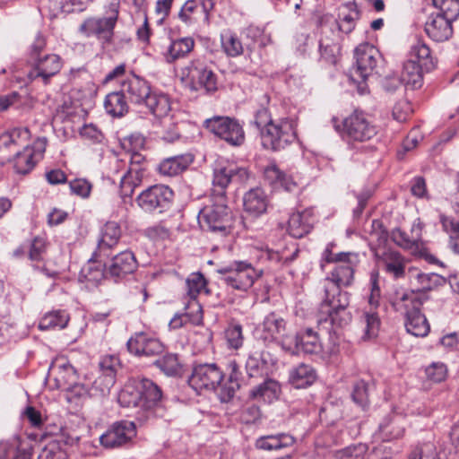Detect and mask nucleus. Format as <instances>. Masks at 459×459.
Masks as SVG:
<instances>
[{
	"instance_id": "1",
	"label": "nucleus",
	"mask_w": 459,
	"mask_h": 459,
	"mask_svg": "<svg viewBox=\"0 0 459 459\" xmlns=\"http://www.w3.org/2000/svg\"><path fill=\"white\" fill-rule=\"evenodd\" d=\"M162 397L160 388L151 379H132L118 394L123 407L134 408L135 420L143 424L154 418Z\"/></svg>"
},
{
	"instance_id": "2",
	"label": "nucleus",
	"mask_w": 459,
	"mask_h": 459,
	"mask_svg": "<svg viewBox=\"0 0 459 459\" xmlns=\"http://www.w3.org/2000/svg\"><path fill=\"white\" fill-rule=\"evenodd\" d=\"M323 288L324 298L320 304L318 323H329L340 328L348 325L352 318L349 310L351 294L333 283Z\"/></svg>"
},
{
	"instance_id": "3",
	"label": "nucleus",
	"mask_w": 459,
	"mask_h": 459,
	"mask_svg": "<svg viewBox=\"0 0 459 459\" xmlns=\"http://www.w3.org/2000/svg\"><path fill=\"white\" fill-rule=\"evenodd\" d=\"M435 67L429 46L420 39L411 44L408 59L403 64V85L407 90H416L423 84V72Z\"/></svg>"
},
{
	"instance_id": "4",
	"label": "nucleus",
	"mask_w": 459,
	"mask_h": 459,
	"mask_svg": "<svg viewBox=\"0 0 459 459\" xmlns=\"http://www.w3.org/2000/svg\"><path fill=\"white\" fill-rule=\"evenodd\" d=\"M119 15V4L112 2L104 16H92L85 19L78 31L87 38H95L102 45H110L114 38V29Z\"/></svg>"
},
{
	"instance_id": "5",
	"label": "nucleus",
	"mask_w": 459,
	"mask_h": 459,
	"mask_svg": "<svg viewBox=\"0 0 459 459\" xmlns=\"http://www.w3.org/2000/svg\"><path fill=\"white\" fill-rule=\"evenodd\" d=\"M217 273L221 275V280L227 288L247 291L262 276L263 270L255 268L247 261L236 260L230 264L219 267Z\"/></svg>"
},
{
	"instance_id": "6",
	"label": "nucleus",
	"mask_w": 459,
	"mask_h": 459,
	"mask_svg": "<svg viewBox=\"0 0 459 459\" xmlns=\"http://www.w3.org/2000/svg\"><path fill=\"white\" fill-rule=\"evenodd\" d=\"M232 218L226 198H212V204L204 206L197 216L198 223L204 230L218 232L221 235L230 233Z\"/></svg>"
},
{
	"instance_id": "7",
	"label": "nucleus",
	"mask_w": 459,
	"mask_h": 459,
	"mask_svg": "<svg viewBox=\"0 0 459 459\" xmlns=\"http://www.w3.org/2000/svg\"><path fill=\"white\" fill-rule=\"evenodd\" d=\"M355 65L351 72V79L358 83L360 94L368 92V78L374 74L380 59L377 48L369 43L359 45L354 50Z\"/></svg>"
},
{
	"instance_id": "8",
	"label": "nucleus",
	"mask_w": 459,
	"mask_h": 459,
	"mask_svg": "<svg viewBox=\"0 0 459 459\" xmlns=\"http://www.w3.org/2000/svg\"><path fill=\"white\" fill-rule=\"evenodd\" d=\"M204 126L231 146H240L245 142L243 126L235 117L214 116L205 119Z\"/></svg>"
},
{
	"instance_id": "9",
	"label": "nucleus",
	"mask_w": 459,
	"mask_h": 459,
	"mask_svg": "<svg viewBox=\"0 0 459 459\" xmlns=\"http://www.w3.org/2000/svg\"><path fill=\"white\" fill-rule=\"evenodd\" d=\"M261 143L265 150L279 152L296 140V131L292 121L282 119L274 122L261 131Z\"/></svg>"
},
{
	"instance_id": "10",
	"label": "nucleus",
	"mask_w": 459,
	"mask_h": 459,
	"mask_svg": "<svg viewBox=\"0 0 459 459\" xmlns=\"http://www.w3.org/2000/svg\"><path fill=\"white\" fill-rule=\"evenodd\" d=\"M173 198L174 192L170 187L165 185H153L139 194L136 203L146 212L161 213L170 208Z\"/></svg>"
},
{
	"instance_id": "11",
	"label": "nucleus",
	"mask_w": 459,
	"mask_h": 459,
	"mask_svg": "<svg viewBox=\"0 0 459 459\" xmlns=\"http://www.w3.org/2000/svg\"><path fill=\"white\" fill-rule=\"evenodd\" d=\"M222 379L223 374L216 364L204 363L194 366L188 384L196 392L215 390Z\"/></svg>"
},
{
	"instance_id": "12",
	"label": "nucleus",
	"mask_w": 459,
	"mask_h": 459,
	"mask_svg": "<svg viewBox=\"0 0 459 459\" xmlns=\"http://www.w3.org/2000/svg\"><path fill=\"white\" fill-rule=\"evenodd\" d=\"M30 64L28 78L31 81L41 80L44 84H48L49 79L57 74L62 68V60L56 54H44L32 59Z\"/></svg>"
},
{
	"instance_id": "13",
	"label": "nucleus",
	"mask_w": 459,
	"mask_h": 459,
	"mask_svg": "<svg viewBox=\"0 0 459 459\" xmlns=\"http://www.w3.org/2000/svg\"><path fill=\"white\" fill-rule=\"evenodd\" d=\"M136 436L134 421L121 420L115 422L100 437V442L106 448H117L127 444Z\"/></svg>"
},
{
	"instance_id": "14",
	"label": "nucleus",
	"mask_w": 459,
	"mask_h": 459,
	"mask_svg": "<svg viewBox=\"0 0 459 459\" xmlns=\"http://www.w3.org/2000/svg\"><path fill=\"white\" fill-rule=\"evenodd\" d=\"M144 160V156L137 152L130 154L129 166L120 178V192L123 196H131L134 188L142 183Z\"/></svg>"
},
{
	"instance_id": "15",
	"label": "nucleus",
	"mask_w": 459,
	"mask_h": 459,
	"mask_svg": "<svg viewBox=\"0 0 459 459\" xmlns=\"http://www.w3.org/2000/svg\"><path fill=\"white\" fill-rule=\"evenodd\" d=\"M212 0H187L178 13V18L186 24L210 23V12L213 9Z\"/></svg>"
},
{
	"instance_id": "16",
	"label": "nucleus",
	"mask_w": 459,
	"mask_h": 459,
	"mask_svg": "<svg viewBox=\"0 0 459 459\" xmlns=\"http://www.w3.org/2000/svg\"><path fill=\"white\" fill-rule=\"evenodd\" d=\"M422 230L423 224L420 219H417L411 226L410 238L403 237V251L409 252L416 257L423 258L429 264L443 266V263L431 255L421 241Z\"/></svg>"
},
{
	"instance_id": "17",
	"label": "nucleus",
	"mask_w": 459,
	"mask_h": 459,
	"mask_svg": "<svg viewBox=\"0 0 459 459\" xmlns=\"http://www.w3.org/2000/svg\"><path fill=\"white\" fill-rule=\"evenodd\" d=\"M346 134L351 140L364 142L370 140L377 134V129L364 114L354 112L343 122Z\"/></svg>"
},
{
	"instance_id": "18",
	"label": "nucleus",
	"mask_w": 459,
	"mask_h": 459,
	"mask_svg": "<svg viewBox=\"0 0 459 459\" xmlns=\"http://www.w3.org/2000/svg\"><path fill=\"white\" fill-rule=\"evenodd\" d=\"M126 346L128 351L136 356L153 357L164 351L163 344L158 339L143 332L135 333L127 341Z\"/></svg>"
},
{
	"instance_id": "19",
	"label": "nucleus",
	"mask_w": 459,
	"mask_h": 459,
	"mask_svg": "<svg viewBox=\"0 0 459 459\" xmlns=\"http://www.w3.org/2000/svg\"><path fill=\"white\" fill-rule=\"evenodd\" d=\"M29 137L27 128H14L0 135V158L3 162L11 161V156L26 143Z\"/></svg>"
},
{
	"instance_id": "20",
	"label": "nucleus",
	"mask_w": 459,
	"mask_h": 459,
	"mask_svg": "<svg viewBox=\"0 0 459 459\" xmlns=\"http://www.w3.org/2000/svg\"><path fill=\"white\" fill-rule=\"evenodd\" d=\"M453 22L454 20L441 14H430L425 22L424 30L432 40L443 42L453 35Z\"/></svg>"
},
{
	"instance_id": "21",
	"label": "nucleus",
	"mask_w": 459,
	"mask_h": 459,
	"mask_svg": "<svg viewBox=\"0 0 459 459\" xmlns=\"http://www.w3.org/2000/svg\"><path fill=\"white\" fill-rule=\"evenodd\" d=\"M188 77L192 89L197 91L204 89L206 91H213L217 89V77L215 74L205 65L195 62L189 68Z\"/></svg>"
},
{
	"instance_id": "22",
	"label": "nucleus",
	"mask_w": 459,
	"mask_h": 459,
	"mask_svg": "<svg viewBox=\"0 0 459 459\" xmlns=\"http://www.w3.org/2000/svg\"><path fill=\"white\" fill-rule=\"evenodd\" d=\"M137 268V262L131 251H123L112 258L107 268V274L114 281H118L127 274L133 273Z\"/></svg>"
},
{
	"instance_id": "23",
	"label": "nucleus",
	"mask_w": 459,
	"mask_h": 459,
	"mask_svg": "<svg viewBox=\"0 0 459 459\" xmlns=\"http://www.w3.org/2000/svg\"><path fill=\"white\" fill-rule=\"evenodd\" d=\"M121 237L119 225L115 221L107 222L102 230L101 238L98 243L96 250L93 252V259L108 257L111 255L112 248L117 246Z\"/></svg>"
},
{
	"instance_id": "24",
	"label": "nucleus",
	"mask_w": 459,
	"mask_h": 459,
	"mask_svg": "<svg viewBox=\"0 0 459 459\" xmlns=\"http://www.w3.org/2000/svg\"><path fill=\"white\" fill-rule=\"evenodd\" d=\"M121 89L129 100L137 105H143L152 91L150 83L134 74L123 82Z\"/></svg>"
},
{
	"instance_id": "25",
	"label": "nucleus",
	"mask_w": 459,
	"mask_h": 459,
	"mask_svg": "<svg viewBox=\"0 0 459 459\" xmlns=\"http://www.w3.org/2000/svg\"><path fill=\"white\" fill-rule=\"evenodd\" d=\"M412 309L406 313L405 327L408 333L416 337H424L429 332V325L425 316L420 312V300L416 298L411 300Z\"/></svg>"
},
{
	"instance_id": "26",
	"label": "nucleus",
	"mask_w": 459,
	"mask_h": 459,
	"mask_svg": "<svg viewBox=\"0 0 459 459\" xmlns=\"http://www.w3.org/2000/svg\"><path fill=\"white\" fill-rule=\"evenodd\" d=\"M228 371L227 381L221 382L220 393L221 402H229L243 385H247V381L242 377L239 366L235 360L229 362Z\"/></svg>"
},
{
	"instance_id": "27",
	"label": "nucleus",
	"mask_w": 459,
	"mask_h": 459,
	"mask_svg": "<svg viewBox=\"0 0 459 459\" xmlns=\"http://www.w3.org/2000/svg\"><path fill=\"white\" fill-rule=\"evenodd\" d=\"M314 222L312 211L304 210L294 212L288 221V232L295 238H303L311 231Z\"/></svg>"
},
{
	"instance_id": "28",
	"label": "nucleus",
	"mask_w": 459,
	"mask_h": 459,
	"mask_svg": "<svg viewBox=\"0 0 459 459\" xmlns=\"http://www.w3.org/2000/svg\"><path fill=\"white\" fill-rule=\"evenodd\" d=\"M357 265L351 264H337L328 276L324 279L323 286H330V283L340 289L351 286L354 281V273Z\"/></svg>"
},
{
	"instance_id": "29",
	"label": "nucleus",
	"mask_w": 459,
	"mask_h": 459,
	"mask_svg": "<svg viewBox=\"0 0 459 459\" xmlns=\"http://www.w3.org/2000/svg\"><path fill=\"white\" fill-rule=\"evenodd\" d=\"M245 211L255 217L264 213L268 206V198L262 188L256 187L247 192L243 198Z\"/></svg>"
},
{
	"instance_id": "30",
	"label": "nucleus",
	"mask_w": 459,
	"mask_h": 459,
	"mask_svg": "<svg viewBox=\"0 0 459 459\" xmlns=\"http://www.w3.org/2000/svg\"><path fill=\"white\" fill-rule=\"evenodd\" d=\"M193 160L190 153L169 157L159 164L158 170L161 175L174 177L186 170Z\"/></svg>"
},
{
	"instance_id": "31",
	"label": "nucleus",
	"mask_w": 459,
	"mask_h": 459,
	"mask_svg": "<svg viewBox=\"0 0 459 459\" xmlns=\"http://www.w3.org/2000/svg\"><path fill=\"white\" fill-rule=\"evenodd\" d=\"M266 369L265 353L263 351L250 353L246 361L247 385H253L255 380L263 378L266 374Z\"/></svg>"
},
{
	"instance_id": "32",
	"label": "nucleus",
	"mask_w": 459,
	"mask_h": 459,
	"mask_svg": "<svg viewBox=\"0 0 459 459\" xmlns=\"http://www.w3.org/2000/svg\"><path fill=\"white\" fill-rule=\"evenodd\" d=\"M236 168L232 166L221 167L214 169L212 188V198H226V188L233 177L236 176Z\"/></svg>"
},
{
	"instance_id": "33",
	"label": "nucleus",
	"mask_w": 459,
	"mask_h": 459,
	"mask_svg": "<svg viewBox=\"0 0 459 459\" xmlns=\"http://www.w3.org/2000/svg\"><path fill=\"white\" fill-rule=\"evenodd\" d=\"M295 346L299 351L306 354H319L323 351L317 333L311 328L299 332L295 336Z\"/></svg>"
},
{
	"instance_id": "34",
	"label": "nucleus",
	"mask_w": 459,
	"mask_h": 459,
	"mask_svg": "<svg viewBox=\"0 0 459 459\" xmlns=\"http://www.w3.org/2000/svg\"><path fill=\"white\" fill-rule=\"evenodd\" d=\"M315 368L308 364L300 363L290 371V383L296 388H306L316 379Z\"/></svg>"
},
{
	"instance_id": "35",
	"label": "nucleus",
	"mask_w": 459,
	"mask_h": 459,
	"mask_svg": "<svg viewBox=\"0 0 459 459\" xmlns=\"http://www.w3.org/2000/svg\"><path fill=\"white\" fill-rule=\"evenodd\" d=\"M280 390V385L276 380L263 377V382L255 385L249 391V397L254 400H262L266 403H271L278 397Z\"/></svg>"
},
{
	"instance_id": "36",
	"label": "nucleus",
	"mask_w": 459,
	"mask_h": 459,
	"mask_svg": "<svg viewBox=\"0 0 459 459\" xmlns=\"http://www.w3.org/2000/svg\"><path fill=\"white\" fill-rule=\"evenodd\" d=\"M319 51L321 57L327 63L336 64L341 54V44L338 36L333 31L330 35L325 34L319 41Z\"/></svg>"
},
{
	"instance_id": "37",
	"label": "nucleus",
	"mask_w": 459,
	"mask_h": 459,
	"mask_svg": "<svg viewBox=\"0 0 459 459\" xmlns=\"http://www.w3.org/2000/svg\"><path fill=\"white\" fill-rule=\"evenodd\" d=\"M264 178L275 187L281 186L288 192H291L297 187L292 177L281 170L274 163L264 169Z\"/></svg>"
},
{
	"instance_id": "38",
	"label": "nucleus",
	"mask_w": 459,
	"mask_h": 459,
	"mask_svg": "<svg viewBox=\"0 0 459 459\" xmlns=\"http://www.w3.org/2000/svg\"><path fill=\"white\" fill-rule=\"evenodd\" d=\"M22 148V151L18 150L11 156V161L16 173L25 175L34 168L36 161L33 159L34 151L27 143Z\"/></svg>"
},
{
	"instance_id": "39",
	"label": "nucleus",
	"mask_w": 459,
	"mask_h": 459,
	"mask_svg": "<svg viewBox=\"0 0 459 459\" xmlns=\"http://www.w3.org/2000/svg\"><path fill=\"white\" fill-rule=\"evenodd\" d=\"M126 96L122 89L119 91L108 93L104 100V108L108 114L114 117H121L128 112Z\"/></svg>"
},
{
	"instance_id": "40",
	"label": "nucleus",
	"mask_w": 459,
	"mask_h": 459,
	"mask_svg": "<svg viewBox=\"0 0 459 459\" xmlns=\"http://www.w3.org/2000/svg\"><path fill=\"white\" fill-rule=\"evenodd\" d=\"M144 105L149 111L157 117H163L170 111V101L166 94L151 91Z\"/></svg>"
},
{
	"instance_id": "41",
	"label": "nucleus",
	"mask_w": 459,
	"mask_h": 459,
	"mask_svg": "<svg viewBox=\"0 0 459 459\" xmlns=\"http://www.w3.org/2000/svg\"><path fill=\"white\" fill-rule=\"evenodd\" d=\"M294 437L286 433L262 437L256 441V447L263 450H278L294 444Z\"/></svg>"
},
{
	"instance_id": "42",
	"label": "nucleus",
	"mask_w": 459,
	"mask_h": 459,
	"mask_svg": "<svg viewBox=\"0 0 459 459\" xmlns=\"http://www.w3.org/2000/svg\"><path fill=\"white\" fill-rule=\"evenodd\" d=\"M286 322L276 313L268 314L262 324L263 332L265 333L264 339H276L284 334Z\"/></svg>"
},
{
	"instance_id": "43",
	"label": "nucleus",
	"mask_w": 459,
	"mask_h": 459,
	"mask_svg": "<svg viewBox=\"0 0 459 459\" xmlns=\"http://www.w3.org/2000/svg\"><path fill=\"white\" fill-rule=\"evenodd\" d=\"M194 46L195 41L190 37L173 40L165 54L166 60L171 63L178 58L184 57L193 50Z\"/></svg>"
},
{
	"instance_id": "44",
	"label": "nucleus",
	"mask_w": 459,
	"mask_h": 459,
	"mask_svg": "<svg viewBox=\"0 0 459 459\" xmlns=\"http://www.w3.org/2000/svg\"><path fill=\"white\" fill-rule=\"evenodd\" d=\"M439 221L443 230L449 235L448 247L459 255V221L445 214H440Z\"/></svg>"
},
{
	"instance_id": "45",
	"label": "nucleus",
	"mask_w": 459,
	"mask_h": 459,
	"mask_svg": "<svg viewBox=\"0 0 459 459\" xmlns=\"http://www.w3.org/2000/svg\"><path fill=\"white\" fill-rule=\"evenodd\" d=\"M69 322V315L65 310L47 313L39 321L40 330L64 329Z\"/></svg>"
},
{
	"instance_id": "46",
	"label": "nucleus",
	"mask_w": 459,
	"mask_h": 459,
	"mask_svg": "<svg viewBox=\"0 0 459 459\" xmlns=\"http://www.w3.org/2000/svg\"><path fill=\"white\" fill-rule=\"evenodd\" d=\"M106 257H101L100 259H93V255L89 259L88 264L82 270L84 277L87 281L92 282H98L102 278H108L109 275L107 274V269L104 270L102 266V263H104V259Z\"/></svg>"
},
{
	"instance_id": "47",
	"label": "nucleus",
	"mask_w": 459,
	"mask_h": 459,
	"mask_svg": "<svg viewBox=\"0 0 459 459\" xmlns=\"http://www.w3.org/2000/svg\"><path fill=\"white\" fill-rule=\"evenodd\" d=\"M369 233L370 245L376 249L385 247L388 243V234L384 229L383 223L379 220L371 221ZM378 252V250H377Z\"/></svg>"
},
{
	"instance_id": "48",
	"label": "nucleus",
	"mask_w": 459,
	"mask_h": 459,
	"mask_svg": "<svg viewBox=\"0 0 459 459\" xmlns=\"http://www.w3.org/2000/svg\"><path fill=\"white\" fill-rule=\"evenodd\" d=\"M186 286L190 303L196 302L197 296L205 290L206 281L201 273H193L186 278Z\"/></svg>"
},
{
	"instance_id": "49",
	"label": "nucleus",
	"mask_w": 459,
	"mask_h": 459,
	"mask_svg": "<svg viewBox=\"0 0 459 459\" xmlns=\"http://www.w3.org/2000/svg\"><path fill=\"white\" fill-rule=\"evenodd\" d=\"M221 48L228 56L235 57L243 53V45L240 39L230 32H225L221 36Z\"/></svg>"
},
{
	"instance_id": "50",
	"label": "nucleus",
	"mask_w": 459,
	"mask_h": 459,
	"mask_svg": "<svg viewBox=\"0 0 459 459\" xmlns=\"http://www.w3.org/2000/svg\"><path fill=\"white\" fill-rule=\"evenodd\" d=\"M28 247V257L32 263L43 261L48 248L47 238L44 236H36L30 242Z\"/></svg>"
},
{
	"instance_id": "51",
	"label": "nucleus",
	"mask_w": 459,
	"mask_h": 459,
	"mask_svg": "<svg viewBox=\"0 0 459 459\" xmlns=\"http://www.w3.org/2000/svg\"><path fill=\"white\" fill-rule=\"evenodd\" d=\"M384 262L386 273L392 274L395 279L402 276V256L398 251L389 248L383 252Z\"/></svg>"
},
{
	"instance_id": "52",
	"label": "nucleus",
	"mask_w": 459,
	"mask_h": 459,
	"mask_svg": "<svg viewBox=\"0 0 459 459\" xmlns=\"http://www.w3.org/2000/svg\"><path fill=\"white\" fill-rule=\"evenodd\" d=\"M65 447L57 440H50L40 451L38 459H67Z\"/></svg>"
},
{
	"instance_id": "53",
	"label": "nucleus",
	"mask_w": 459,
	"mask_h": 459,
	"mask_svg": "<svg viewBox=\"0 0 459 459\" xmlns=\"http://www.w3.org/2000/svg\"><path fill=\"white\" fill-rule=\"evenodd\" d=\"M361 322L364 325V334L362 339L366 341L376 337L380 325L377 315L373 312H365L361 318Z\"/></svg>"
},
{
	"instance_id": "54",
	"label": "nucleus",
	"mask_w": 459,
	"mask_h": 459,
	"mask_svg": "<svg viewBox=\"0 0 459 459\" xmlns=\"http://www.w3.org/2000/svg\"><path fill=\"white\" fill-rule=\"evenodd\" d=\"M193 307L195 308L194 315L186 313L182 316H175L169 322V326L173 329L180 328L187 321H191L195 324L199 323L202 320V307L198 302L189 303L188 307Z\"/></svg>"
},
{
	"instance_id": "55",
	"label": "nucleus",
	"mask_w": 459,
	"mask_h": 459,
	"mask_svg": "<svg viewBox=\"0 0 459 459\" xmlns=\"http://www.w3.org/2000/svg\"><path fill=\"white\" fill-rule=\"evenodd\" d=\"M408 287L412 293L424 291L425 273L416 267H409L406 272Z\"/></svg>"
},
{
	"instance_id": "56",
	"label": "nucleus",
	"mask_w": 459,
	"mask_h": 459,
	"mask_svg": "<svg viewBox=\"0 0 459 459\" xmlns=\"http://www.w3.org/2000/svg\"><path fill=\"white\" fill-rule=\"evenodd\" d=\"M368 446L362 443L349 446L335 453L336 459H365Z\"/></svg>"
},
{
	"instance_id": "57",
	"label": "nucleus",
	"mask_w": 459,
	"mask_h": 459,
	"mask_svg": "<svg viewBox=\"0 0 459 459\" xmlns=\"http://www.w3.org/2000/svg\"><path fill=\"white\" fill-rule=\"evenodd\" d=\"M439 14L455 21L459 16V0H432Z\"/></svg>"
},
{
	"instance_id": "58",
	"label": "nucleus",
	"mask_w": 459,
	"mask_h": 459,
	"mask_svg": "<svg viewBox=\"0 0 459 459\" xmlns=\"http://www.w3.org/2000/svg\"><path fill=\"white\" fill-rule=\"evenodd\" d=\"M352 401L362 410L368 406V385L364 380L355 382L351 392Z\"/></svg>"
},
{
	"instance_id": "59",
	"label": "nucleus",
	"mask_w": 459,
	"mask_h": 459,
	"mask_svg": "<svg viewBox=\"0 0 459 459\" xmlns=\"http://www.w3.org/2000/svg\"><path fill=\"white\" fill-rule=\"evenodd\" d=\"M155 364L168 376H175L180 369L178 358L176 354H167L160 359H157Z\"/></svg>"
},
{
	"instance_id": "60",
	"label": "nucleus",
	"mask_w": 459,
	"mask_h": 459,
	"mask_svg": "<svg viewBox=\"0 0 459 459\" xmlns=\"http://www.w3.org/2000/svg\"><path fill=\"white\" fill-rule=\"evenodd\" d=\"M359 18V12L356 9H351L348 13L339 14L338 29L340 31L349 34L356 25V20Z\"/></svg>"
},
{
	"instance_id": "61",
	"label": "nucleus",
	"mask_w": 459,
	"mask_h": 459,
	"mask_svg": "<svg viewBox=\"0 0 459 459\" xmlns=\"http://www.w3.org/2000/svg\"><path fill=\"white\" fill-rule=\"evenodd\" d=\"M227 343L231 349H238L243 344V333L240 325H230L225 331Z\"/></svg>"
},
{
	"instance_id": "62",
	"label": "nucleus",
	"mask_w": 459,
	"mask_h": 459,
	"mask_svg": "<svg viewBox=\"0 0 459 459\" xmlns=\"http://www.w3.org/2000/svg\"><path fill=\"white\" fill-rule=\"evenodd\" d=\"M425 374L428 380L439 383L446 379L447 368L442 362H433L425 368Z\"/></svg>"
},
{
	"instance_id": "63",
	"label": "nucleus",
	"mask_w": 459,
	"mask_h": 459,
	"mask_svg": "<svg viewBox=\"0 0 459 459\" xmlns=\"http://www.w3.org/2000/svg\"><path fill=\"white\" fill-rule=\"evenodd\" d=\"M379 273L377 270H373L370 273V279H369V290L370 294L368 297V303L372 306L377 307L379 305V300L381 298V290L379 286Z\"/></svg>"
},
{
	"instance_id": "64",
	"label": "nucleus",
	"mask_w": 459,
	"mask_h": 459,
	"mask_svg": "<svg viewBox=\"0 0 459 459\" xmlns=\"http://www.w3.org/2000/svg\"><path fill=\"white\" fill-rule=\"evenodd\" d=\"M69 187L72 194L82 198H87L90 196L92 186L84 178H75L69 182Z\"/></svg>"
}]
</instances>
